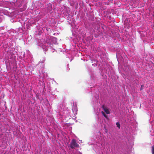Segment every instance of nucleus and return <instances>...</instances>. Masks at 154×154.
<instances>
[{"mask_svg": "<svg viewBox=\"0 0 154 154\" xmlns=\"http://www.w3.org/2000/svg\"><path fill=\"white\" fill-rule=\"evenodd\" d=\"M49 41H46V43L45 45L42 46V48L45 51L48 50V48H52L53 46V44H55L57 42L56 38L53 37H50L49 38Z\"/></svg>", "mask_w": 154, "mask_h": 154, "instance_id": "nucleus-1", "label": "nucleus"}, {"mask_svg": "<svg viewBox=\"0 0 154 154\" xmlns=\"http://www.w3.org/2000/svg\"><path fill=\"white\" fill-rule=\"evenodd\" d=\"M95 99L94 100H93L94 104L95 105V106L94 107V109H97V105H98V99L99 98V96L98 94H96L95 96Z\"/></svg>", "mask_w": 154, "mask_h": 154, "instance_id": "nucleus-2", "label": "nucleus"}, {"mask_svg": "<svg viewBox=\"0 0 154 154\" xmlns=\"http://www.w3.org/2000/svg\"><path fill=\"white\" fill-rule=\"evenodd\" d=\"M79 145L77 143L75 140L73 139L70 143V147L71 148L73 149L75 147H78Z\"/></svg>", "mask_w": 154, "mask_h": 154, "instance_id": "nucleus-3", "label": "nucleus"}, {"mask_svg": "<svg viewBox=\"0 0 154 154\" xmlns=\"http://www.w3.org/2000/svg\"><path fill=\"white\" fill-rule=\"evenodd\" d=\"M72 110L74 115H75L77 114L78 109L77 106L76 105H73L72 108Z\"/></svg>", "mask_w": 154, "mask_h": 154, "instance_id": "nucleus-4", "label": "nucleus"}, {"mask_svg": "<svg viewBox=\"0 0 154 154\" xmlns=\"http://www.w3.org/2000/svg\"><path fill=\"white\" fill-rule=\"evenodd\" d=\"M102 108L106 114H108L110 113V112L108 108L104 106H102Z\"/></svg>", "mask_w": 154, "mask_h": 154, "instance_id": "nucleus-5", "label": "nucleus"}, {"mask_svg": "<svg viewBox=\"0 0 154 154\" xmlns=\"http://www.w3.org/2000/svg\"><path fill=\"white\" fill-rule=\"evenodd\" d=\"M101 113H102V114H103V116L105 117L106 118H107V116H106V115L104 113V112L103 111H102Z\"/></svg>", "mask_w": 154, "mask_h": 154, "instance_id": "nucleus-6", "label": "nucleus"}, {"mask_svg": "<svg viewBox=\"0 0 154 154\" xmlns=\"http://www.w3.org/2000/svg\"><path fill=\"white\" fill-rule=\"evenodd\" d=\"M116 125L117 126V127L119 128H120V125L119 122H117L116 123Z\"/></svg>", "mask_w": 154, "mask_h": 154, "instance_id": "nucleus-7", "label": "nucleus"}, {"mask_svg": "<svg viewBox=\"0 0 154 154\" xmlns=\"http://www.w3.org/2000/svg\"><path fill=\"white\" fill-rule=\"evenodd\" d=\"M152 154H154V146L152 147Z\"/></svg>", "mask_w": 154, "mask_h": 154, "instance_id": "nucleus-8", "label": "nucleus"}, {"mask_svg": "<svg viewBox=\"0 0 154 154\" xmlns=\"http://www.w3.org/2000/svg\"><path fill=\"white\" fill-rule=\"evenodd\" d=\"M45 60L44 59L43 60H42L41 61L39 62V63H38V64H39L40 63H43L44 62H45ZM43 66H44V64H43Z\"/></svg>", "mask_w": 154, "mask_h": 154, "instance_id": "nucleus-9", "label": "nucleus"}, {"mask_svg": "<svg viewBox=\"0 0 154 154\" xmlns=\"http://www.w3.org/2000/svg\"><path fill=\"white\" fill-rule=\"evenodd\" d=\"M126 69L127 70H128L129 69V66H126Z\"/></svg>", "mask_w": 154, "mask_h": 154, "instance_id": "nucleus-10", "label": "nucleus"}, {"mask_svg": "<svg viewBox=\"0 0 154 154\" xmlns=\"http://www.w3.org/2000/svg\"><path fill=\"white\" fill-rule=\"evenodd\" d=\"M81 60H83L84 61H88V59H83V58H81Z\"/></svg>", "mask_w": 154, "mask_h": 154, "instance_id": "nucleus-11", "label": "nucleus"}, {"mask_svg": "<svg viewBox=\"0 0 154 154\" xmlns=\"http://www.w3.org/2000/svg\"><path fill=\"white\" fill-rule=\"evenodd\" d=\"M93 59H94V58H90V60L92 62H93L92 61Z\"/></svg>", "mask_w": 154, "mask_h": 154, "instance_id": "nucleus-12", "label": "nucleus"}, {"mask_svg": "<svg viewBox=\"0 0 154 154\" xmlns=\"http://www.w3.org/2000/svg\"><path fill=\"white\" fill-rule=\"evenodd\" d=\"M120 58H117V61H118V62H119V59H120Z\"/></svg>", "mask_w": 154, "mask_h": 154, "instance_id": "nucleus-13", "label": "nucleus"}, {"mask_svg": "<svg viewBox=\"0 0 154 154\" xmlns=\"http://www.w3.org/2000/svg\"><path fill=\"white\" fill-rule=\"evenodd\" d=\"M142 85H141V90L142 89Z\"/></svg>", "mask_w": 154, "mask_h": 154, "instance_id": "nucleus-14", "label": "nucleus"}, {"mask_svg": "<svg viewBox=\"0 0 154 154\" xmlns=\"http://www.w3.org/2000/svg\"><path fill=\"white\" fill-rule=\"evenodd\" d=\"M117 57H118V58H119V56H118V54H117Z\"/></svg>", "mask_w": 154, "mask_h": 154, "instance_id": "nucleus-15", "label": "nucleus"}, {"mask_svg": "<svg viewBox=\"0 0 154 154\" xmlns=\"http://www.w3.org/2000/svg\"><path fill=\"white\" fill-rule=\"evenodd\" d=\"M69 68H68L67 69V71H69Z\"/></svg>", "mask_w": 154, "mask_h": 154, "instance_id": "nucleus-16", "label": "nucleus"}, {"mask_svg": "<svg viewBox=\"0 0 154 154\" xmlns=\"http://www.w3.org/2000/svg\"><path fill=\"white\" fill-rule=\"evenodd\" d=\"M72 59H71L70 60V61H71L72 60Z\"/></svg>", "mask_w": 154, "mask_h": 154, "instance_id": "nucleus-17", "label": "nucleus"}, {"mask_svg": "<svg viewBox=\"0 0 154 154\" xmlns=\"http://www.w3.org/2000/svg\"><path fill=\"white\" fill-rule=\"evenodd\" d=\"M45 86L44 85V89L45 88Z\"/></svg>", "mask_w": 154, "mask_h": 154, "instance_id": "nucleus-18", "label": "nucleus"}]
</instances>
